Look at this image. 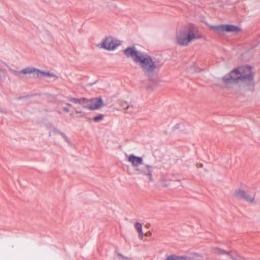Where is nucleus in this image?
I'll list each match as a JSON object with an SVG mask.
<instances>
[{
  "label": "nucleus",
  "instance_id": "aec40b11",
  "mask_svg": "<svg viewBox=\"0 0 260 260\" xmlns=\"http://www.w3.org/2000/svg\"><path fill=\"white\" fill-rule=\"evenodd\" d=\"M67 105L68 106H70V107H72V105L71 104H70V103H67Z\"/></svg>",
  "mask_w": 260,
  "mask_h": 260
},
{
  "label": "nucleus",
  "instance_id": "b1692460",
  "mask_svg": "<svg viewBox=\"0 0 260 260\" xmlns=\"http://www.w3.org/2000/svg\"><path fill=\"white\" fill-rule=\"evenodd\" d=\"M87 103H84V105H87V104H86Z\"/></svg>",
  "mask_w": 260,
  "mask_h": 260
},
{
  "label": "nucleus",
  "instance_id": "a211bd4d",
  "mask_svg": "<svg viewBox=\"0 0 260 260\" xmlns=\"http://www.w3.org/2000/svg\"><path fill=\"white\" fill-rule=\"evenodd\" d=\"M63 110L67 112H68L69 111V109L66 107H63Z\"/></svg>",
  "mask_w": 260,
  "mask_h": 260
},
{
  "label": "nucleus",
  "instance_id": "dca6fc26",
  "mask_svg": "<svg viewBox=\"0 0 260 260\" xmlns=\"http://www.w3.org/2000/svg\"><path fill=\"white\" fill-rule=\"evenodd\" d=\"M122 106L125 109H128L131 107H132V106L128 105L126 102H124L122 104Z\"/></svg>",
  "mask_w": 260,
  "mask_h": 260
},
{
  "label": "nucleus",
  "instance_id": "9d476101",
  "mask_svg": "<svg viewBox=\"0 0 260 260\" xmlns=\"http://www.w3.org/2000/svg\"><path fill=\"white\" fill-rule=\"evenodd\" d=\"M213 252L218 255L226 254L233 260H246L244 258L240 257L239 256L234 257L232 253V251H226L218 247H214L212 249Z\"/></svg>",
  "mask_w": 260,
  "mask_h": 260
},
{
  "label": "nucleus",
  "instance_id": "2eb2a0df",
  "mask_svg": "<svg viewBox=\"0 0 260 260\" xmlns=\"http://www.w3.org/2000/svg\"><path fill=\"white\" fill-rule=\"evenodd\" d=\"M60 135L62 136V137L66 142L70 143L69 139H68V137L65 134L61 132Z\"/></svg>",
  "mask_w": 260,
  "mask_h": 260
},
{
  "label": "nucleus",
  "instance_id": "393cba45",
  "mask_svg": "<svg viewBox=\"0 0 260 260\" xmlns=\"http://www.w3.org/2000/svg\"><path fill=\"white\" fill-rule=\"evenodd\" d=\"M49 136H51L50 132L49 133Z\"/></svg>",
  "mask_w": 260,
  "mask_h": 260
},
{
  "label": "nucleus",
  "instance_id": "6ab92c4d",
  "mask_svg": "<svg viewBox=\"0 0 260 260\" xmlns=\"http://www.w3.org/2000/svg\"><path fill=\"white\" fill-rule=\"evenodd\" d=\"M118 255L123 258H126V257L121 253H118Z\"/></svg>",
  "mask_w": 260,
  "mask_h": 260
},
{
  "label": "nucleus",
  "instance_id": "39448f33",
  "mask_svg": "<svg viewBox=\"0 0 260 260\" xmlns=\"http://www.w3.org/2000/svg\"><path fill=\"white\" fill-rule=\"evenodd\" d=\"M10 70L14 75L18 76H19L20 74L22 73L23 74H32L33 77L34 78H40L42 76L48 77H55V75L50 73L49 72H44L32 67L26 68L25 69L22 70L20 72L11 69H10Z\"/></svg>",
  "mask_w": 260,
  "mask_h": 260
},
{
  "label": "nucleus",
  "instance_id": "1a4fd4ad",
  "mask_svg": "<svg viewBox=\"0 0 260 260\" xmlns=\"http://www.w3.org/2000/svg\"><path fill=\"white\" fill-rule=\"evenodd\" d=\"M234 196L239 199L244 200L249 203H252L254 199V195L249 194L245 191L240 189L235 190Z\"/></svg>",
  "mask_w": 260,
  "mask_h": 260
},
{
  "label": "nucleus",
  "instance_id": "4be33fe9",
  "mask_svg": "<svg viewBox=\"0 0 260 260\" xmlns=\"http://www.w3.org/2000/svg\"><path fill=\"white\" fill-rule=\"evenodd\" d=\"M200 167H203V164H201Z\"/></svg>",
  "mask_w": 260,
  "mask_h": 260
},
{
  "label": "nucleus",
  "instance_id": "f8f14e48",
  "mask_svg": "<svg viewBox=\"0 0 260 260\" xmlns=\"http://www.w3.org/2000/svg\"><path fill=\"white\" fill-rule=\"evenodd\" d=\"M135 228L139 234L140 238L142 239L143 237L142 224L138 222H136L135 224Z\"/></svg>",
  "mask_w": 260,
  "mask_h": 260
},
{
  "label": "nucleus",
  "instance_id": "f03ea898",
  "mask_svg": "<svg viewBox=\"0 0 260 260\" xmlns=\"http://www.w3.org/2000/svg\"><path fill=\"white\" fill-rule=\"evenodd\" d=\"M253 78L252 68L246 65L233 70L229 74L225 75L221 80L225 84H237L240 81L252 84Z\"/></svg>",
  "mask_w": 260,
  "mask_h": 260
},
{
  "label": "nucleus",
  "instance_id": "7ed1b4c3",
  "mask_svg": "<svg viewBox=\"0 0 260 260\" xmlns=\"http://www.w3.org/2000/svg\"><path fill=\"white\" fill-rule=\"evenodd\" d=\"M68 100L69 101L74 104L81 105L84 108L90 110L98 109L104 105L102 98L101 96L96 98L95 99H88L85 98L78 99L73 97H68Z\"/></svg>",
  "mask_w": 260,
  "mask_h": 260
},
{
  "label": "nucleus",
  "instance_id": "5701e85b",
  "mask_svg": "<svg viewBox=\"0 0 260 260\" xmlns=\"http://www.w3.org/2000/svg\"><path fill=\"white\" fill-rule=\"evenodd\" d=\"M93 84H94V83H90V85H93Z\"/></svg>",
  "mask_w": 260,
  "mask_h": 260
},
{
  "label": "nucleus",
  "instance_id": "6e6552de",
  "mask_svg": "<svg viewBox=\"0 0 260 260\" xmlns=\"http://www.w3.org/2000/svg\"><path fill=\"white\" fill-rule=\"evenodd\" d=\"M120 44L118 41L114 40L111 37H109L104 40L101 47L107 50H113Z\"/></svg>",
  "mask_w": 260,
  "mask_h": 260
},
{
  "label": "nucleus",
  "instance_id": "ddd939ff",
  "mask_svg": "<svg viewBox=\"0 0 260 260\" xmlns=\"http://www.w3.org/2000/svg\"><path fill=\"white\" fill-rule=\"evenodd\" d=\"M103 119L104 115L102 114H100L94 117L92 119L94 122H97L102 121Z\"/></svg>",
  "mask_w": 260,
  "mask_h": 260
},
{
  "label": "nucleus",
  "instance_id": "4468645a",
  "mask_svg": "<svg viewBox=\"0 0 260 260\" xmlns=\"http://www.w3.org/2000/svg\"><path fill=\"white\" fill-rule=\"evenodd\" d=\"M60 135L62 136V137L66 142L70 143L69 139H68V137L65 134L61 132Z\"/></svg>",
  "mask_w": 260,
  "mask_h": 260
},
{
  "label": "nucleus",
  "instance_id": "0eeeda50",
  "mask_svg": "<svg viewBox=\"0 0 260 260\" xmlns=\"http://www.w3.org/2000/svg\"><path fill=\"white\" fill-rule=\"evenodd\" d=\"M153 167L151 165H144L143 167H139L135 169L137 174L147 176L150 182H153L152 177Z\"/></svg>",
  "mask_w": 260,
  "mask_h": 260
},
{
  "label": "nucleus",
  "instance_id": "423d86ee",
  "mask_svg": "<svg viewBox=\"0 0 260 260\" xmlns=\"http://www.w3.org/2000/svg\"><path fill=\"white\" fill-rule=\"evenodd\" d=\"M210 28L215 32L223 35L225 32L238 33L241 30V29L233 24H221L217 25L210 26Z\"/></svg>",
  "mask_w": 260,
  "mask_h": 260
},
{
  "label": "nucleus",
  "instance_id": "20e7f679",
  "mask_svg": "<svg viewBox=\"0 0 260 260\" xmlns=\"http://www.w3.org/2000/svg\"><path fill=\"white\" fill-rule=\"evenodd\" d=\"M191 28L194 29V25L191 24ZM199 38L193 31V30L180 31L176 36V42L181 46H187L193 39Z\"/></svg>",
  "mask_w": 260,
  "mask_h": 260
},
{
  "label": "nucleus",
  "instance_id": "9b49d317",
  "mask_svg": "<svg viewBox=\"0 0 260 260\" xmlns=\"http://www.w3.org/2000/svg\"><path fill=\"white\" fill-rule=\"evenodd\" d=\"M127 160L129 162L132 163V166L136 168H139L140 165H143V158L134 154L129 155Z\"/></svg>",
  "mask_w": 260,
  "mask_h": 260
},
{
  "label": "nucleus",
  "instance_id": "412c9836",
  "mask_svg": "<svg viewBox=\"0 0 260 260\" xmlns=\"http://www.w3.org/2000/svg\"><path fill=\"white\" fill-rule=\"evenodd\" d=\"M76 113H81V111H77V110H76Z\"/></svg>",
  "mask_w": 260,
  "mask_h": 260
},
{
  "label": "nucleus",
  "instance_id": "f257e3e1",
  "mask_svg": "<svg viewBox=\"0 0 260 260\" xmlns=\"http://www.w3.org/2000/svg\"><path fill=\"white\" fill-rule=\"evenodd\" d=\"M124 53L127 57H131L135 63L139 64L145 76L150 80H153L156 71H158L162 66L154 61L148 54L138 51L134 46L126 48Z\"/></svg>",
  "mask_w": 260,
  "mask_h": 260
},
{
  "label": "nucleus",
  "instance_id": "f3484780",
  "mask_svg": "<svg viewBox=\"0 0 260 260\" xmlns=\"http://www.w3.org/2000/svg\"><path fill=\"white\" fill-rule=\"evenodd\" d=\"M52 132L55 134H57L59 135H60L61 133V132L58 130L57 128L54 127L52 129Z\"/></svg>",
  "mask_w": 260,
  "mask_h": 260
}]
</instances>
